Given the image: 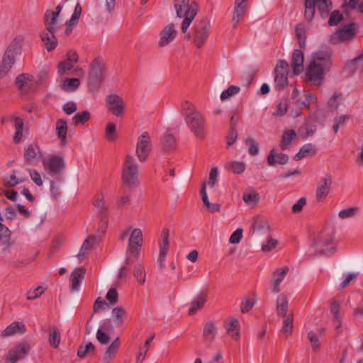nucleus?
Listing matches in <instances>:
<instances>
[{"label": "nucleus", "mask_w": 363, "mask_h": 363, "mask_svg": "<svg viewBox=\"0 0 363 363\" xmlns=\"http://www.w3.org/2000/svg\"><path fill=\"white\" fill-rule=\"evenodd\" d=\"M181 113L195 136L203 139L206 134V122L200 111L189 101H184L181 104Z\"/></svg>", "instance_id": "f257e3e1"}, {"label": "nucleus", "mask_w": 363, "mask_h": 363, "mask_svg": "<svg viewBox=\"0 0 363 363\" xmlns=\"http://www.w3.org/2000/svg\"><path fill=\"white\" fill-rule=\"evenodd\" d=\"M334 230L327 228L323 230L314 240L311 248L314 250L311 255L313 256H329L335 251L333 242Z\"/></svg>", "instance_id": "f03ea898"}, {"label": "nucleus", "mask_w": 363, "mask_h": 363, "mask_svg": "<svg viewBox=\"0 0 363 363\" xmlns=\"http://www.w3.org/2000/svg\"><path fill=\"white\" fill-rule=\"evenodd\" d=\"M106 67L102 57H95L89 66L87 87L89 91H99L106 77Z\"/></svg>", "instance_id": "7ed1b4c3"}, {"label": "nucleus", "mask_w": 363, "mask_h": 363, "mask_svg": "<svg viewBox=\"0 0 363 363\" xmlns=\"http://www.w3.org/2000/svg\"><path fill=\"white\" fill-rule=\"evenodd\" d=\"M190 0H182L178 1L175 0L174 8L177 16L179 18H184L181 30L182 33H186L188 28L196 16L198 5L195 2L189 3Z\"/></svg>", "instance_id": "20e7f679"}, {"label": "nucleus", "mask_w": 363, "mask_h": 363, "mask_svg": "<svg viewBox=\"0 0 363 363\" xmlns=\"http://www.w3.org/2000/svg\"><path fill=\"white\" fill-rule=\"evenodd\" d=\"M139 167L133 156L125 157L122 169V182L128 188H135L139 184Z\"/></svg>", "instance_id": "39448f33"}, {"label": "nucleus", "mask_w": 363, "mask_h": 363, "mask_svg": "<svg viewBox=\"0 0 363 363\" xmlns=\"http://www.w3.org/2000/svg\"><path fill=\"white\" fill-rule=\"evenodd\" d=\"M211 30L210 21L206 18H202L195 22L194 25V32L192 35L186 33L185 38L193 39V43L197 48H201L206 43Z\"/></svg>", "instance_id": "423d86ee"}, {"label": "nucleus", "mask_w": 363, "mask_h": 363, "mask_svg": "<svg viewBox=\"0 0 363 363\" xmlns=\"http://www.w3.org/2000/svg\"><path fill=\"white\" fill-rule=\"evenodd\" d=\"M143 242V233L140 228L134 229L129 238L125 263L132 265L137 262Z\"/></svg>", "instance_id": "0eeeda50"}, {"label": "nucleus", "mask_w": 363, "mask_h": 363, "mask_svg": "<svg viewBox=\"0 0 363 363\" xmlns=\"http://www.w3.org/2000/svg\"><path fill=\"white\" fill-rule=\"evenodd\" d=\"M315 7L322 16H326L331 9L332 2L330 0H305L304 16L307 21L311 22L313 19Z\"/></svg>", "instance_id": "6e6552de"}, {"label": "nucleus", "mask_w": 363, "mask_h": 363, "mask_svg": "<svg viewBox=\"0 0 363 363\" xmlns=\"http://www.w3.org/2000/svg\"><path fill=\"white\" fill-rule=\"evenodd\" d=\"M357 27L355 23L344 26L331 35L330 42L333 44H338L352 40L357 34Z\"/></svg>", "instance_id": "1a4fd4ad"}, {"label": "nucleus", "mask_w": 363, "mask_h": 363, "mask_svg": "<svg viewBox=\"0 0 363 363\" xmlns=\"http://www.w3.org/2000/svg\"><path fill=\"white\" fill-rule=\"evenodd\" d=\"M152 147L150 136L147 132H144L138 138L136 145L135 153L140 162H145L147 160Z\"/></svg>", "instance_id": "9d476101"}, {"label": "nucleus", "mask_w": 363, "mask_h": 363, "mask_svg": "<svg viewBox=\"0 0 363 363\" xmlns=\"http://www.w3.org/2000/svg\"><path fill=\"white\" fill-rule=\"evenodd\" d=\"M289 71V64L284 60H279L274 69V83L278 90L284 89L287 86Z\"/></svg>", "instance_id": "9b49d317"}, {"label": "nucleus", "mask_w": 363, "mask_h": 363, "mask_svg": "<svg viewBox=\"0 0 363 363\" xmlns=\"http://www.w3.org/2000/svg\"><path fill=\"white\" fill-rule=\"evenodd\" d=\"M326 69L327 68L325 67L316 65L314 62H310L306 72L307 80L313 85H321L325 78Z\"/></svg>", "instance_id": "f8f14e48"}, {"label": "nucleus", "mask_w": 363, "mask_h": 363, "mask_svg": "<svg viewBox=\"0 0 363 363\" xmlns=\"http://www.w3.org/2000/svg\"><path fill=\"white\" fill-rule=\"evenodd\" d=\"M108 111L116 117H122L124 114L125 104L123 99L117 94H111L106 99Z\"/></svg>", "instance_id": "ddd939ff"}, {"label": "nucleus", "mask_w": 363, "mask_h": 363, "mask_svg": "<svg viewBox=\"0 0 363 363\" xmlns=\"http://www.w3.org/2000/svg\"><path fill=\"white\" fill-rule=\"evenodd\" d=\"M30 345L28 342H21L9 351L8 355L5 357V363H16L19 359L24 358L30 351Z\"/></svg>", "instance_id": "4468645a"}, {"label": "nucleus", "mask_w": 363, "mask_h": 363, "mask_svg": "<svg viewBox=\"0 0 363 363\" xmlns=\"http://www.w3.org/2000/svg\"><path fill=\"white\" fill-rule=\"evenodd\" d=\"M208 288L201 289L200 292L194 298V299L191 302L188 314L189 315H193L197 311L203 308L208 301Z\"/></svg>", "instance_id": "2eb2a0df"}, {"label": "nucleus", "mask_w": 363, "mask_h": 363, "mask_svg": "<svg viewBox=\"0 0 363 363\" xmlns=\"http://www.w3.org/2000/svg\"><path fill=\"white\" fill-rule=\"evenodd\" d=\"M169 231L167 228H164L162 231L160 240L159 242L160 246V254L158 257V264L159 267L161 269L164 267V262L165 260V257L169 250Z\"/></svg>", "instance_id": "dca6fc26"}, {"label": "nucleus", "mask_w": 363, "mask_h": 363, "mask_svg": "<svg viewBox=\"0 0 363 363\" xmlns=\"http://www.w3.org/2000/svg\"><path fill=\"white\" fill-rule=\"evenodd\" d=\"M45 169H48L50 174H57L65 168L64 160L62 157L52 155L48 160L43 161Z\"/></svg>", "instance_id": "f3484780"}, {"label": "nucleus", "mask_w": 363, "mask_h": 363, "mask_svg": "<svg viewBox=\"0 0 363 363\" xmlns=\"http://www.w3.org/2000/svg\"><path fill=\"white\" fill-rule=\"evenodd\" d=\"M223 326L227 334L233 340H238L240 339V325L238 319L229 317L224 320Z\"/></svg>", "instance_id": "a211bd4d"}, {"label": "nucleus", "mask_w": 363, "mask_h": 363, "mask_svg": "<svg viewBox=\"0 0 363 363\" xmlns=\"http://www.w3.org/2000/svg\"><path fill=\"white\" fill-rule=\"evenodd\" d=\"M177 35V31L174 29V24L169 23L165 26L160 32V39L158 43L160 47H164L174 40Z\"/></svg>", "instance_id": "6ab92c4d"}, {"label": "nucleus", "mask_w": 363, "mask_h": 363, "mask_svg": "<svg viewBox=\"0 0 363 363\" xmlns=\"http://www.w3.org/2000/svg\"><path fill=\"white\" fill-rule=\"evenodd\" d=\"M332 185V179L330 176L324 177L318 184L315 198L318 203L323 202L328 196Z\"/></svg>", "instance_id": "aec40b11"}, {"label": "nucleus", "mask_w": 363, "mask_h": 363, "mask_svg": "<svg viewBox=\"0 0 363 363\" xmlns=\"http://www.w3.org/2000/svg\"><path fill=\"white\" fill-rule=\"evenodd\" d=\"M58 17L56 14H52V11L48 9L43 17V23L45 26V30L48 32L57 33L59 28V23L57 21Z\"/></svg>", "instance_id": "412c9836"}, {"label": "nucleus", "mask_w": 363, "mask_h": 363, "mask_svg": "<svg viewBox=\"0 0 363 363\" xmlns=\"http://www.w3.org/2000/svg\"><path fill=\"white\" fill-rule=\"evenodd\" d=\"M289 272V268L288 267H283L281 268H277L272 274V291L275 294H277L280 291L279 284L284 279L285 276Z\"/></svg>", "instance_id": "4be33fe9"}, {"label": "nucleus", "mask_w": 363, "mask_h": 363, "mask_svg": "<svg viewBox=\"0 0 363 363\" xmlns=\"http://www.w3.org/2000/svg\"><path fill=\"white\" fill-rule=\"evenodd\" d=\"M41 157L42 154L38 145H30L26 148L24 158L28 164H34Z\"/></svg>", "instance_id": "5701e85b"}, {"label": "nucleus", "mask_w": 363, "mask_h": 363, "mask_svg": "<svg viewBox=\"0 0 363 363\" xmlns=\"http://www.w3.org/2000/svg\"><path fill=\"white\" fill-rule=\"evenodd\" d=\"M99 239L95 235H89L84 240L79 253L77 254L78 259L82 261L89 254L90 250L94 247V245L99 243Z\"/></svg>", "instance_id": "b1692460"}, {"label": "nucleus", "mask_w": 363, "mask_h": 363, "mask_svg": "<svg viewBox=\"0 0 363 363\" xmlns=\"http://www.w3.org/2000/svg\"><path fill=\"white\" fill-rule=\"evenodd\" d=\"M218 334V328L213 320H208L203 325L202 336L205 341L213 342Z\"/></svg>", "instance_id": "393cba45"}, {"label": "nucleus", "mask_w": 363, "mask_h": 363, "mask_svg": "<svg viewBox=\"0 0 363 363\" xmlns=\"http://www.w3.org/2000/svg\"><path fill=\"white\" fill-rule=\"evenodd\" d=\"M304 57L303 53L300 50H294L291 58V67L295 75L299 74L303 69Z\"/></svg>", "instance_id": "a878e982"}, {"label": "nucleus", "mask_w": 363, "mask_h": 363, "mask_svg": "<svg viewBox=\"0 0 363 363\" xmlns=\"http://www.w3.org/2000/svg\"><path fill=\"white\" fill-rule=\"evenodd\" d=\"M55 34L56 33L48 32V30H43L40 34V38L48 52L53 50L58 44Z\"/></svg>", "instance_id": "bb28decb"}, {"label": "nucleus", "mask_w": 363, "mask_h": 363, "mask_svg": "<svg viewBox=\"0 0 363 363\" xmlns=\"http://www.w3.org/2000/svg\"><path fill=\"white\" fill-rule=\"evenodd\" d=\"M247 4L242 3V1H235V9L233 16V27H236L238 24L241 21L246 13Z\"/></svg>", "instance_id": "cd10ccee"}, {"label": "nucleus", "mask_w": 363, "mask_h": 363, "mask_svg": "<svg viewBox=\"0 0 363 363\" xmlns=\"http://www.w3.org/2000/svg\"><path fill=\"white\" fill-rule=\"evenodd\" d=\"M15 56L12 53H8L5 52L2 63L0 65V78L4 77L11 69L13 65L15 63Z\"/></svg>", "instance_id": "c85d7f7f"}, {"label": "nucleus", "mask_w": 363, "mask_h": 363, "mask_svg": "<svg viewBox=\"0 0 363 363\" xmlns=\"http://www.w3.org/2000/svg\"><path fill=\"white\" fill-rule=\"evenodd\" d=\"M289 160V156L284 153L277 154L275 149H272L267 156V163L270 166H274L276 164H284Z\"/></svg>", "instance_id": "c756f323"}, {"label": "nucleus", "mask_w": 363, "mask_h": 363, "mask_svg": "<svg viewBox=\"0 0 363 363\" xmlns=\"http://www.w3.org/2000/svg\"><path fill=\"white\" fill-rule=\"evenodd\" d=\"M26 331V326L23 323L19 322H13L7 326L1 333L2 337L11 336L14 334H23Z\"/></svg>", "instance_id": "7c9ffc66"}, {"label": "nucleus", "mask_w": 363, "mask_h": 363, "mask_svg": "<svg viewBox=\"0 0 363 363\" xmlns=\"http://www.w3.org/2000/svg\"><path fill=\"white\" fill-rule=\"evenodd\" d=\"M86 270L83 267L75 269L71 274V290L77 291L81 281L84 279Z\"/></svg>", "instance_id": "2f4dec72"}, {"label": "nucleus", "mask_w": 363, "mask_h": 363, "mask_svg": "<svg viewBox=\"0 0 363 363\" xmlns=\"http://www.w3.org/2000/svg\"><path fill=\"white\" fill-rule=\"evenodd\" d=\"M311 62H314L328 69L331 62L330 54L328 52H317L313 55V60Z\"/></svg>", "instance_id": "473e14b6"}, {"label": "nucleus", "mask_w": 363, "mask_h": 363, "mask_svg": "<svg viewBox=\"0 0 363 363\" xmlns=\"http://www.w3.org/2000/svg\"><path fill=\"white\" fill-rule=\"evenodd\" d=\"M56 132L58 138L60 140L62 146L67 145V123L65 119H59L56 122Z\"/></svg>", "instance_id": "72a5a7b5"}, {"label": "nucleus", "mask_w": 363, "mask_h": 363, "mask_svg": "<svg viewBox=\"0 0 363 363\" xmlns=\"http://www.w3.org/2000/svg\"><path fill=\"white\" fill-rule=\"evenodd\" d=\"M276 311L279 316H286L289 315V301L284 294H280L277 299Z\"/></svg>", "instance_id": "f704fd0d"}, {"label": "nucleus", "mask_w": 363, "mask_h": 363, "mask_svg": "<svg viewBox=\"0 0 363 363\" xmlns=\"http://www.w3.org/2000/svg\"><path fill=\"white\" fill-rule=\"evenodd\" d=\"M11 121L13 123L16 128V132L13 135V142L15 143H19L23 138V121L18 116L11 117Z\"/></svg>", "instance_id": "c9c22d12"}, {"label": "nucleus", "mask_w": 363, "mask_h": 363, "mask_svg": "<svg viewBox=\"0 0 363 363\" xmlns=\"http://www.w3.org/2000/svg\"><path fill=\"white\" fill-rule=\"evenodd\" d=\"M133 265L134 266V277L139 284L143 285L145 283L146 279V272L143 265L138 262V259Z\"/></svg>", "instance_id": "e433bc0d"}, {"label": "nucleus", "mask_w": 363, "mask_h": 363, "mask_svg": "<svg viewBox=\"0 0 363 363\" xmlns=\"http://www.w3.org/2000/svg\"><path fill=\"white\" fill-rule=\"evenodd\" d=\"M342 8L344 13L357 9L359 13L363 14V0L361 2L359 0H344Z\"/></svg>", "instance_id": "4c0bfd02"}, {"label": "nucleus", "mask_w": 363, "mask_h": 363, "mask_svg": "<svg viewBox=\"0 0 363 363\" xmlns=\"http://www.w3.org/2000/svg\"><path fill=\"white\" fill-rule=\"evenodd\" d=\"M316 154V149L314 145L311 143L306 144L301 147L299 152L295 155L294 160H300L303 157Z\"/></svg>", "instance_id": "58836bf2"}, {"label": "nucleus", "mask_w": 363, "mask_h": 363, "mask_svg": "<svg viewBox=\"0 0 363 363\" xmlns=\"http://www.w3.org/2000/svg\"><path fill=\"white\" fill-rule=\"evenodd\" d=\"M61 334L58 328L53 325L49 328V338L48 341L50 345L53 348H57L60 343Z\"/></svg>", "instance_id": "ea45409f"}, {"label": "nucleus", "mask_w": 363, "mask_h": 363, "mask_svg": "<svg viewBox=\"0 0 363 363\" xmlns=\"http://www.w3.org/2000/svg\"><path fill=\"white\" fill-rule=\"evenodd\" d=\"M120 345V339L117 337L107 348L104 357V361L105 363H109V362L115 357L116 354L118 347Z\"/></svg>", "instance_id": "a19ab883"}, {"label": "nucleus", "mask_w": 363, "mask_h": 363, "mask_svg": "<svg viewBox=\"0 0 363 363\" xmlns=\"http://www.w3.org/2000/svg\"><path fill=\"white\" fill-rule=\"evenodd\" d=\"M113 321L117 327H120L123 323L124 318L126 315V311L122 306H118L112 310Z\"/></svg>", "instance_id": "79ce46f5"}, {"label": "nucleus", "mask_w": 363, "mask_h": 363, "mask_svg": "<svg viewBox=\"0 0 363 363\" xmlns=\"http://www.w3.org/2000/svg\"><path fill=\"white\" fill-rule=\"evenodd\" d=\"M80 86L78 78H67L63 81L62 89L65 91H74Z\"/></svg>", "instance_id": "37998d69"}, {"label": "nucleus", "mask_w": 363, "mask_h": 363, "mask_svg": "<svg viewBox=\"0 0 363 363\" xmlns=\"http://www.w3.org/2000/svg\"><path fill=\"white\" fill-rule=\"evenodd\" d=\"M91 118V114L88 111H83L82 112L77 113L72 118V123L75 126L78 125H84L86 123H87Z\"/></svg>", "instance_id": "c03bdc74"}, {"label": "nucleus", "mask_w": 363, "mask_h": 363, "mask_svg": "<svg viewBox=\"0 0 363 363\" xmlns=\"http://www.w3.org/2000/svg\"><path fill=\"white\" fill-rule=\"evenodd\" d=\"M162 143L165 151L174 150L177 145L174 137L170 133H165L163 135Z\"/></svg>", "instance_id": "a18cd8bd"}, {"label": "nucleus", "mask_w": 363, "mask_h": 363, "mask_svg": "<svg viewBox=\"0 0 363 363\" xmlns=\"http://www.w3.org/2000/svg\"><path fill=\"white\" fill-rule=\"evenodd\" d=\"M296 137V133L294 130H289L284 132L280 143V147L282 150H286L291 144V141Z\"/></svg>", "instance_id": "49530a36"}, {"label": "nucleus", "mask_w": 363, "mask_h": 363, "mask_svg": "<svg viewBox=\"0 0 363 363\" xmlns=\"http://www.w3.org/2000/svg\"><path fill=\"white\" fill-rule=\"evenodd\" d=\"M293 311H290L288 315L283 316L284 319L283 321V327L281 328V332L286 334V337H288L292 333L293 330Z\"/></svg>", "instance_id": "de8ad7c7"}, {"label": "nucleus", "mask_w": 363, "mask_h": 363, "mask_svg": "<svg viewBox=\"0 0 363 363\" xmlns=\"http://www.w3.org/2000/svg\"><path fill=\"white\" fill-rule=\"evenodd\" d=\"M96 347L91 342H88L86 345H80L77 350V356L79 358H84L88 354H94Z\"/></svg>", "instance_id": "09e8293b"}, {"label": "nucleus", "mask_w": 363, "mask_h": 363, "mask_svg": "<svg viewBox=\"0 0 363 363\" xmlns=\"http://www.w3.org/2000/svg\"><path fill=\"white\" fill-rule=\"evenodd\" d=\"M32 79L33 77L30 74L28 73H23L16 77L15 84L21 91H23L24 86L27 85V83L28 82H31Z\"/></svg>", "instance_id": "8fccbe9b"}, {"label": "nucleus", "mask_w": 363, "mask_h": 363, "mask_svg": "<svg viewBox=\"0 0 363 363\" xmlns=\"http://www.w3.org/2000/svg\"><path fill=\"white\" fill-rule=\"evenodd\" d=\"M295 33L296 38L298 40L299 45L301 48H304L306 47V30L303 25L299 24L296 26L295 29Z\"/></svg>", "instance_id": "3c124183"}, {"label": "nucleus", "mask_w": 363, "mask_h": 363, "mask_svg": "<svg viewBox=\"0 0 363 363\" xmlns=\"http://www.w3.org/2000/svg\"><path fill=\"white\" fill-rule=\"evenodd\" d=\"M155 337V334H152L145 342L144 347L140 349V351L138 353V357H137V363L142 362L145 358V355L148 351L151 342L153 340Z\"/></svg>", "instance_id": "603ef678"}, {"label": "nucleus", "mask_w": 363, "mask_h": 363, "mask_svg": "<svg viewBox=\"0 0 363 363\" xmlns=\"http://www.w3.org/2000/svg\"><path fill=\"white\" fill-rule=\"evenodd\" d=\"M227 167L234 174H241L245 169V164L242 162H230L227 164Z\"/></svg>", "instance_id": "864d4df0"}, {"label": "nucleus", "mask_w": 363, "mask_h": 363, "mask_svg": "<svg viewBox=\"0 0 363 363\" xmlns=\"http://www.w3.org/2000/svg\"><path fill=\"white\" fill-rule=\"evenodd\" d=\"M21 42H22L21 38H16L9 44L6 52H7L8 53H12L13 55L16 56L21 48Z\"/></svg>", "instance_id": "5fc2aeb1"}, {"label": "nucleus", "mask_w": 363, "mask_h": 363, "mask_svg": "<svg viewBox=\"0 0 363 363\" xmlns=\"http://www.w3.org/2000/svg\"><path fill=\"white\" fill-rule=\"evenodd\" d=\"M240 86L231 85L227 89L223 91L220 95V99L222 101H225L238 94L240 91Z\"/></svg>", "instance_id": "6e6d98bb"}, {"label": "nucleus", "mask_w": 363, "mask_h": 363, "mask_svg": "<svg viewBox=\"0 0 363 363\" xmlns=\"http://www.w3.org/2000/svg\"><path fill=\"white\" fill-rule=\"evenodd\" d=\"M46 288L42 286H39L34 289H30L27 292L26 298L29 301H32L39 298L45 291Z\"/></svg>", "instance_id": "4d7b16f0"}, {"label": "nucleus", "mask_w": 363, "mask_h": 363, "mask_svg": "<svg viewBox=\"0 0 363 363\" xmlns=\"http://www.w3.org/2000/svg\"><path fill=\"white\" fill-rule=\"evenodd\" d=\"M343 19V16L339 10H335L330 13L328 25L334 26L338 25Z\"/></svg>", "instance_id": "13d9d810"}, {"label": "nucleus", "mask_w": 363, "mask_h": 363, "mask_svg": "<svg viewBox=\"0 0 363 363\" xmlns=\"http://www.w3.org/2000/svg\"><path fill=\"white\" fill-rule=\"evenodd\" d=\"M358 207H350L348 208L341 210L339 212L338 216L341 219H345L347 218L354 217L358 213Z\"/></svg>", "instance_id": "bf43d9fd"}, {"label": "nucleus", "mask_w": 363, "mask_h": 363, "mask_svg": "<svg viewBox=\"0 0 363 363\" xmlns=\"http://www.w3.org/2000/svg\"><path fill=\"white\" fill-rule=\"evenodd\" d=\"M245 143L249 146V154L250 155L255 156L259 152V146L257 142L251 138H248L245 140Z\"/></svg>", "instance_id": "052dcab7"}, {"label": "nucleus", "mask_w": 363, "mask_h": 363, "mask_svg": "<svg viewBox=\"0 0 363 363\" xmlns=\"http://www.w3.org/2000/svg\"><path fill=\"white\" fill-rule=\"evenodd\" d=\"M350 116L347 115H342L340 116H336L333 120V131L335 133H337L339 130L340 126L343 125L345 123L349 120Z\"/></svg>", "instance_id": "680f3d73"}, {"label": "nucleus", "mask_w": 363, "mask_h": 363, "mask_svg": "<svg viewBox=\"0 0 363 363\" xmlns=\"http://www.w3.org/2000/svg\"><path fill=\"white\" fill-rule=\"evenodd\" d=\"M288 110V102L286 99H282L277 104V111L273 113V116H284Z\"/></svg>", "instance_id": "e2e57ef3"}, {"label": "nucleus", "mask_w": 363, "mask_h": 363, "mask_svg": "<svg viewBox=\"0 0 363 363\" xmlns=\"http://www.w3.org/2000/svg\"><path fill=\"white\" fill-rule=\"evenodd\" d=\"M106 138L110 140H116V125L113 123H108L105 131Z\"/></svg>", "instance_id": "0e129e2a"}, {"label": "nucleus", "mask_w": 363, "mask_h": 363, "mask_svg": "<svg viewBox=\"0 0 363 363\" xmlns=\"http://www.w3.org/2000/svg\"><path fill=\"white\" fill-rule=\"evenodd\" d=\"M340 302L335 298H333L330 302V310L333 315V318H337V317L340 316Z\"/></svg>", "instance_id": "69168bd1"}, {"label": "nucleus", "mask_w": 363, "mask_h": 363, "mask_svg": "<svg viewBox=\"0 0 363 363\" xmlns=\"http://www.w3.org/2000/svg\"><path fill=\"white\" fill-rule=\"evenodd\" d=\"M11 231L8 227L0 223V241L9 242Z\"/></svg>", "instance_id": "338daca9"}, {"label": "nucleus", "mask_w": 363, "mask_h": 363, "mask_svg": "<svg viewBox=\"0 0 363 363\" xmlns=\"http://www.w3.org/2000/svg\"><path fill=\"white\" fill-rule=\"evenodd\" d=\"M74 63L67 60L62 61L58 64V73L60 75L64 74L67 71L72 69Z\"/></svg>", "instance_id": "774afa93"}]
</instances>
